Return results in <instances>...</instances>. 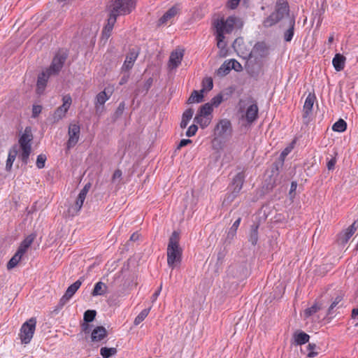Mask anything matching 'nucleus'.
I'll use <instances>...</instances> for the list:
<instances>
[{"label": "nucleus", "instance_id": "774afa93", "mask_svg": "<svg viewBox=\"0 0 358 358\" xmlns=\"http://www.w3.org/2000/svg\"><path fill=\"white\" fill-rule=\"evenodd\" d=\"M139 236L140 235L137 232L133 233L130 236V241H136L139 239Z\"/></svg>", "mask_w": 358, "mask_h": 358}, {"label": "nucleus", "instance_id": "6ab92c4d", "mask_svg": "<svg viewBox=\"0 0 358 358\" xmlns=\"http://www.w3.org/2000/svg\"><path fill=\"white\" fill-rule=\"evenodd\" d=\"M52 76H49V73L46 72L45 70L43 71L38 76L36 83V92L38 94H41L43 93L45 88L47 85L48 80L50 77Z\"/></svg>", "mask_w": 358, "mask_h": 358}, {"label": "nucleus", "instance_id": "338daca9", "mask_svg": "<svg viewBox=\"0 0 358 358\" xmlns=\"http://www.w3.org/2000/svg\"><path fill=\"white\" fill-rule=\"evenodd\" d=\"M91 325L89 324V323H83L82 324V329H83V331L85 333V334H89L91 331Z\"/></svg>", "mask_w": 358, "mask_h": 358}, {"label": "nucleus", "instance_id": "cd10ccee", "mask_svg": "<svg viewBox=\"0 0 358 358\" xmlns=\"http://www.w3.org/2000/svg\"><path fill=\"white\" fill-rule=\"evenodd\" d=\"M36 238V234H31L29 236H27L20 243L17 251L19 253H21L22 255H24V253L27 252V249L30 247V245L34 242V239Z\"/></svg>", "mask_w": 358, "mask_h": 358}, {"label": "nucleus", "instance_id": "2f4dec72", "mask_svg": "<svg viewBox=\"0 0 358 358\" xmlns=\"http://www.w3.org/2000/svg\"><path fill=\"white\" fill-rule=\"evenodd\" d=\"M343 296L341 293L337 294L335 298L331 299V303L327 311L325 317H329V318L331 317V315L334 314V309L337 306V305L343 300Z\"/></svg>", "mask_w": 358, "mask_h": 358}, {"label": "nucleus", "instance_id": "a878e982", "mask_svg": "<svg viewBox=\"0 0 358 358\" xmlns=\"http://www.w3.org/2000/svg\"><path fill=\"white\" fill-rule=\"evenodd\" d=\"M259 224L254 223L250 226V231L248 236V241L254 246H255L258 242V229Z\"/></svg>", "mask_w": 358, "mask_h": 358}, {"label": "nucleus", "instance_id": "58836bf2", "mask_svg": "<svg viewBox=\"0 0 358 358\" xmlns=\"http://www.w3.org/2000/svg\"><path fill=\"white\" fill-rule=\"evenodd\" d=\"M24 255L19 253V252L17 250V252L15 253V255L12 257V258L8 261L7 263V268L8 270L13 268L15 267L19 262L21 260L22 257Z\"/></svg>", "mask_w": 358, "mask_h": 358}, {"label": "nucleus", "instance_id": "7ed1b4c3", "mask_svg": "<svg viewBox=\"0 0 358 358\" xmlns=\"http://www.w3.org/2000/svg\"><path fill=\"white\" fill-rule=\"evenodd\" d=\"M289 12V4L285 0H278L276 3L275 10L271 13L263 22L264 27H271L277 24Z\"/></svg>", "mask_w": 358, "mask_h": 358}, {"label": "nucleus", "instance_id": "c85d7f7f", "mask_svg": "<svg viewBox=\"0 0 358 358\" xmlns=\"http://www.w3.org/2000/svg\"><path fill=\"white\" fill-rule=\"evenodd\" d=\"M294 344L296 345H301L308 343L310 336L302 331H297L293 334Z\"/></svg>", "mask_w": 358, "mask_h": 358}, {"label": "nucleus", "instance_id": "4468645a", "mask_svg": "<svg viewBox=\"0 0 358 358\" xmlns=\"http://www.w3.org/2000/svg\"><path fill=\"white\" fill-rule=\"evenodd\" d=\"M81 285L82 281L79 279L67 288L65 294L60 299L59 302L58 303V307L59 308H62L69 301V299L75 294L77 290L80 288Z\"/></svg>", "mask_w": 358, "mask_h": 358}, {"label": "nucleus", "instance_id": "79ce46f5", "mask_svg": "<svg viewBox=\"0 0 358 358\" xmlns=\"http://www.w3.org/2000/svg\"><path fill=\"white\" fill-rule=\"evenodd\" d=\"M150 310V308L143 309L135 318L134 322V325H138L141 322H143L148 316Z\"/></svg>", "mask_w": 358, "mask_h": 358}, {"label": "nucleus", "instance_id": "39448f33", "mask_svg": "<svg viewBox=\"0 0 358 358\" xmlns=\"http://www.w3.org/2000/svg\"><path fill=\"white\" fill-rule=\"evenodd\" d=\"M213 111V108L210 103H206L201 106L194 118V122L199 124L202 129L206 128L212 121Z\"/></svg>", "mask_w": 358, "mask_h": 358}, {"label": "nucleus", "instance_id": "b1692460", "mask_svg": "<svg viewBox=\"0 0 358 358\" xmlns=\"http://www.w3.org/2000/svg\"><path fill=\"white\" fill-rule=\"evenodd\" d=\"M110 96L108 95L105 90L100 92L96 96L95 109L96 112H99L103 108L104 103L109 99Z\"/></svg>", "mask_w": 358, "mask_h": 358}, {"label": "nucleus", "instance_id": "473e14b6", "mask_svg": "<svg viewBox=\"0 0 358 358\" xmlns=\"http://www.w3.org/2000/svg\"><path fill=\"white\" fill-rule=\"evenodd\" d=\"M107 286L105 283L101 281L96 282L94 285V287L91 293L93 296H103L106 293Z\"/></svg>", "mask_w": 358, "mask_h": 358}, {"label": "nucleus", "instance_id": "de8ad7c7", "mask_svg": "<svg viewBox=\"0 0 358 358\" xmlns=\"http://www.w3.org/2000/svg\"><path fill=\"white\" fill-rule=\"evenodd\" d=\"M224 35L222 34V31H220V33L216 32V40H217V45L218 48L224 49L225 48L227 43L224 41Z\"/></svg>", "mask_w": 358, "mask_h": 358}, {"label": "nucleus", "instance_id": "6e6552de", "mask_svg": "<svg viewBox=\"0 0 358 358\" xmlns=\"http://www.w3.org/2000/svg\"><path fill=\"white\" fill-rule=\"evenodd\" d=\"M237 18L235 16H229L226 20L221 18L217 20L214 22V27L216 29V32L220 33L224 35V34H230L234 28Z\"/></svg>", "mask_w": 358, "mask_h": 358}, {"label": "nucleus", "instance_id": "9b49d317", "mask_svg": "<svg viewBox=\"0 0 358 358\" xmlns=\"http://www.w3.org/2000/svg\"><path fill=\"white\" fill-rule=\"evenodd\" d=\"M63 104L58 107L53 115L54 122H58L65 117L70 106L72 103V99L70 95H65L62 98Z\"/></svg>", "mask_w": 358, "mask_h": 358}, {"label": "nucleus", "instance_id": "0eeeda50", "mask_svg": "<svg viewBox=\"0 0 358 358\" xmlns=\"http://www.w3.org/2000/svg\"><path fill=\"white\" fill-rule=\"evenodd\" d=\"M36 320L34 317L30 318L22 324L19 334L22 343L28 344L30 343L36 329Z\"/></svg>", "mask_w": 358, "mask_h": 358}, {"label": "nucleus", "instance_id": "20e7f679", "mask_svg": "<svg viewBox=\"0 0 358 358\" xmlns=\"http://www.w3.org/2000/svg\"><path fill=\"white\" fill-rule=\"evenodd\" d=\"M136 6L135 0H110L107 6V10L116 17L129 14Z\"/></svg>", "mask_w": 358, "mask_h": 358}, {"label": "nucleus", "instance_id": "f8f14e48", "mask_svg": "<svg viewBox=\"0 0 358 358\" xmlns=\"http://www.w3.org/2000/svg\"><path fill=\"white\" fill-rule=\"evenodd\" d=\"M139 52V48H134L129 49V52L126 55L124 64L121 67V72H129L138 58Z\"/></svg>", "mask_w": 358, "mask_h": 358}, {"label": "nucleus", "instance_id": "bf43d9fd", "mask_svg": "<svg viewBox=\"0 0 358 358\" xmlns=\"http://www.w3.org/2000/svg\"><path fill=\"white\" fill-rule=\"evenodd\" d=\"M241 0H229L227 2V7L231 9H235L239 4Z\"/></svg>", "mask_w": 358, "mask_h": 358}, {"label": "nucleus", "instance_id": "aec40b11", "mask_svg": "<svg viewBox=\"0 0 358 358\" xmlns=\"http://www.w3.org/2000/svg\"><path fill=\"white\" fill-rule=\"evenodd\" d=\"M315 100V96L314 94H309L306 97L303 108V119L307 118L312 113Z\"/></svg>", "mask_w": 358, "mask_h": 358}, {"label": "nucleus", "instance_id": "ea45409f", "mask_svg": "<svg viewBox=\"0 0 358 358\" xmlns=\"http://www.w3.org/2000/svg\"><path fill=\"white\" fill-rule=\"evenodd\" d=\"M117 350L115 348H106L103 347L100 349V355L103 358H109L113 355H115Z\"/></svg>", "mask_w": 358, "mask_h": 358}, {"label": "nucleus", "instance_id": "13d9d810", "mask_svg": "<svg viewBox=\"0 0 358 358\" xmlns=\"http://www.w3.org/2000/svg\"><path fill=\"white\" fill-rule=\"evenodd\" d=\"M124 109H125V103L124 101H122L121 103H120V104L115 111V114L117 116L121 115L123 113Z\"/></svg>", "mask_w": 358, "mask_h": 358}, {"label": "nucleus", "instance_id": "09e8293b", "mask_svg": "<svg viewBox=\"0 0 358 358\" xmlns=\"http://www.w3.org/2000/svg\"><path fill=\"white\" fill-rule=\"evenodd\" d=\"M223 95L220 93L213 98L211 99L210 102H208V103L211 104V107L213 108L214 107H217L220 106V104L223 101Z\"/></svg>", "mask_w": 358, "mask_h": 358}, {"label": "nucleus", "instance_id": "1a4fd4ad", "mask_svg": "<svg viewBox=\"0 0 358 358\" xmlns=\"http://www.w3.org/2000/svg\"><path fill=\"white\" fill-rule=\"evenodd\" d=\"M268 54V48L266 44L262 41L257 42L252 48L248 55L249 59H253L254 61L262 62V59Z\"/></svg>", "mask_w": 358, "mask_h": 358}, {"label": "nucleus", "instance_id": "4c0bfd02", "mask_svg": "<svg viewBox=\"0 0 358 358\" xmlns=\"http://www.w3.org/2000/svg\"><path fill=\"white\" fill-rule=\"evenodd\" d=\"M193 114L194 110L192 108H188L183 113L182 116V120L180 122L181 128L183 129L187 126L189 121L192 119L193 116Z\"/></svg>", "mask_w": 358, "mask_h": 358}, {"label": "nucleus", "instance_id": "680f3d73", "mask_svg": "<svg viewBox=\"0 0 358 358\" xmlns=\"http://www.w3.org/2000/svg\"><path fill=\"white\" fill-rule=\"evenodd\" d=\"M122 176V172L120 169H117L113 173V177H112V181L114 182H115L116 179H121Z\"/></svg>", "mask_w": 358, "mask_h": 358}, {"label": "nucleus", "instance_id": "6e6d98bb", "mask_svg": "<svg viewBox=\"0 0 358 358\" xmlns=\"http://www.w3.org/2000/svg\"><path fill=\"white\" fill-rule=\"evenodd\" d=\"M42 106L40 105H34L32 108V117H36L41 113Z\"/></svg>", "mask_w": 358, "mask_h": 358}, {"label": "nucleus", "instance_id": "49530a36", "mask_svg": "<svg viewBox=\"0 0 358 358\" xmlns=\"http://www.w3.org/2000/svg\"><path fill=\"white\" fill-rule=\"evenodd\" d=\"M22 152L19 156L24 165H27L29 162V155L31 152V149H21Z\"/></svg>", "mask_w": 358, "mask_h": 358}, {"label": "nucleus", "instance_id": "9d476101", "mask_svg": "<svg viewBox=\"0 0 358 358\" xmlns=\"http://www.w3.org/2000/svg\"><path fill=\"white\" fill-rule=\"evenodd\" d=\"M80 135V126L78 123H71L69 126V139L66 142V149L70 150L78 142Z\"/></svg>", "mask_w": 358, "mask_h": 358}, {"label": "nucleus", "instance_id": "7c9ffc66", "mask_svg": "<svg viewBox=\"0 0 358 358\" xmlns=\"http://www.w3.org/2000/svg\"><path fill=\"white\" fill-rule=\"evenodd\" d=\"M117 18L115 15H111L109 13L107 24L103 29V35L106 38H108L110 35V32L112 31L114 24L117 21Z\"/></svg>", "mask_w": 358, "mask_h": 358}, {"label": "nucleus", "instance_id": "e433bc0d", "mask_svg": "<svg viewBox=\"0 0 358 358\" xmlns=\"http://www.w3.org/2000/svg\"><path fill=\"white\" fill-rule=\"evenodd\" d=\"M241 222V217H238L232 224L231 228L229 229L227 236V240L231 242V240L234 239V236L236 234L237 229L240 225V223Z\"/></svg>", "mask_w": 358, "mask_h": 358}, {"label": "nucleus", "instance_id": "423d86ee", "mask_svg": "<svg viewBox=\"0 0 358 358\" xmlns=\"http://www.w3.org/2000/svg\"><path fill=\"white\" fill-rule=\"evenodd\" d=\"M68 57V53L64 50H59L52 59L50 66L45 69L49 76H56L59 75Z\"/></svg>", "mask_w": 358, "mask_h": 358}, {"label": "nucleus", "instance_id": "37998d69", "mask_svg": "<svg viewBox=\"0 0 358 358\" xmlns=\"http://www.w3.org/2000/svg\"><path fill=\"white\" fill-rule=\"evenodd\" d=\"M96 315V312L94 310H87L84 313L83 320L86 323L92 322Z\"/></svg>", "mask_w": 358, "mask_h": 358}, {"label": "nucleus", "instance_id": "f03ea898", "mask_svg": "<svg viewBox=\"0 0 358 358\" xmlns=\"http://www.w3.org/2000/svg\"><path fill=\"white\" fill-rule=\"evenodd\" d=\"M245 178L244 171H239L232 178L228 189L229 192L226 194L223 200V205H229L238 196Z\"/></svg>", "mask_w": 358, "mask_h": 358}, {"label": "nucleus", "instance_id": "a19ab883", "mask_svg": "<svg viewBox=\"0 0 358 358\" xmlns=\"http://www.w3.org/2000/svg\"><path fill=\"white\" fill-rule=\"evenodd\" d=\"M347 129V123L343 119H339L332 126V129L337 132H343Z\"/></svg>", "mask_w": 358, "mask_h": 358}, {"label": "nucleus", "instance_id": "e2e57ef3", "mask_svg": "<svg viewBox=\"0 0 358 358\" xmlns=\"http://www.w3.org/2000/svg\"><path fill=\"white\" fill-rule=\"evenodd\" d=\"M124 74L122 76V78H120V80L119 82V84L120 85H123L125 83H127L129 78V72H124Z\"/></svg>", "mask_w": 358, "mask_h": 358}, {"label": "nucleus", "instance_id": "ddd939ff", "mask_svg": "<svg viewBox=\"0 0 358 358\" xmlns=\"http://www.w3.org/2000/svg\"><path fill=\"white\" fill-rule=\"evenodd\" d=\"M231 123L227 119L220 120L214 129V135L218 137H224L227 135H231Z\"/></svg>", "mask_w": 358, "mask_h": 358}, {"label": "nucleus", "instance_id": "a18cd8bd", "mask_svg": "<svg viewBox=\"0 0 358 358\" xmlns=\"http://www.w3.org/2000/svg\"><path fill=\"white\" fill-rule=\"evenodd\" d=\"M85 198L86 197H85L80 194H78V196L76 200L74 206H72V208L76 211L75 213H78V211L80 210V209L83 205V203L85 201ZM73 213H74V212H73Z\"/></svg>", "mask_w": 358, "mask_h": 358}, {"label": "nucleus", "instance_id": "412c9836", "mask_svg": "<svg viewBox=\"0 0 358 358\" xmlns=\"http://www.w3.org/2000/svg\"><path fill=\"white\" fill-rule=\"evenodd\" d=\"M259 108L256 103L250 105L246 110L245 119L248 124L253 123L258 117Z\"/></svg>", "mask_w": 358, "mask_h": 358}, {"label": "nucleus", "instance_id": "8fccbe9b", "mask_svg": "<svg viewBox=\"0 0 358 358\" xmlns=\"http://www.w3.org/2000/svg\"><path fill=\"white\" fill-rule=\"evenodd\" d=\"M229 64V66L231 70L234 69V71L237 72H240L243 70V67L241 64L236 59H231L227 61Z\"/></svg>", "mask_w": 358, "mask_h": 358}, {"label": "nucleus", "instance_id": "69168bd1", "mask_svg": "<svg viewBox=\"0 0 358 358\" xmlns=\"http://www.w3.org/2000/svg\"><path fill=\"white\" fill-rule=\"evenodd\" d=\"M191 143L192 141L190 139H182L179 143L178 145L177 146V149L179 150L181 148L186 146Z\"/></svg>", "mask_w": 358, "mask_h": 358}, {"label": "nucleus", "instance_id": "5701e85b", "mask_svg": "<svg viewBox=\"0 0 358 358\" xmlns=\"http://www.w3.org/2000/svg\"><path fill=\"white\" fill-rule=\"evenodd\" d=\"M183 57V52L174 51L172 52L169 57V66L171 69H176L180 64Z\"/></svg>", "mask_w": 358, "mask_h": 358}, {"label": "nucleus", "instance_id": "f257e3e1", "mask_svg": "<svg viewBox=\"0 0 358 358\" xmlns=\"http://www.w3.org/2000/svg\"><path fill=\"white\" fill-rule=\"evenodd\" d=\"M179 241L180 232L174 231L167 246V264L171 269L178 267L182 262V250L179 245Z\"/></svg>", "mask_w": 358, "mask_h": 358}, {"label": "nucleus", "instance_id": "3c124183", "mask_svg": "<svg viewBox=\"0 0 358 358\" xmlns=\"http://www.w3.org/2000/svg\"><path fill=\"white\" fill-rule=\"evenodd\" d=\"M203 89L205 91H210L213 87V82L211 78H206L202 82Z\"/></svg>", "mask_w": 358, "mask_h": 358}, {"label": "nucleus", "instance_id": "2eb2a0df", "mask_svg": "<svg viewBox=\"0 0 358 358\" xmlns=\"http://www.w3.org/2000/svg\"><path fill=\"white\" fill-rule=\"evenodd\" d=\"M358 229V220H355L354 222L348 227L345 230L342 231L338 235V241L341 244H346L349 239L352 236L355 232Z\"/></svg>", "mask_w": 358, "mask_h": 358}, {"label": "nucleus", "instance_id": "c9c22d12", "mask_svg": "<svg viewBox=\"0 0 358 358\" xmlns=\"http://www.w3.org/2000/svg\"><path fill=\"white\" fill-rule=\"evenodd\" d=\"M295 18L293 17L289 20V27L284 32V40L290 42L294 34Z\"/></svg>", "mask_w": 358, "mask_h": 358}, {"label": "nucleus", "instance_id": "f3484780", "mask_svg": "<svg viewBox=\"0 0 358 358\" xmlns=\"http://www.w3.org/2000/svg\"><path fill=\"white\" fill-rule=\"evenodd\" d=\"M33 141V135L30 127L24 129V133L20 136L18 143L20 149H31V142Z\"/></svg>", "mask_w": 358, "mask_h": 358}, {"label": "nucleus", "instance_id": "603ef678", "mask_svg": "<svg viewBox=\"0 0 358 358\" xmlns=\"http://www.w3.org/2000/svg\"><path fill=\"white\" fill-rule=\"evenodd\" d=\"M317 348V345L315 343H308L307 346V350L308 351V357H315L317 355V352L315 351Z\"/></svg>", "mask_w": 358, "mask_h": 358}, {"label": "nucleus", "instance_id": "0e129e2a", "mask_svg": "<svg viewBox=\"0 0 358 358\" xmlns=\"http://www.w3.org/2000/svg\"><path fill=\"white\" fill-rule=\"evenodd\" d=\"M90 187H91V184L90 182L87 183L84 186V187L81 189L79 194L86 197V195H87V192H89Z\"/></svg>", "mask_w": 358, "mask_h": 358}, {"label": "nucleus", "instance_id": "4d7b16f0", "mask_svg": "<svg viewBox=\"0 0 358 358\" xmlns=\"http://www.w3.org/2000/svg\"><path fill=\"white\" fill-rule=\"evenodd\" d=\"M336 163V157H332L331 159H330L327 163V166L328 170L329 171L334 170L335 168Z\"/></svg>", "mask_w": 358, "mask_h": 358}, {"label": "nucleus", "instance_id": "4be33fe9", "mask_svg": "<svg viewBox=\"0 0 358 358\" xmlns=\"http://www.w3.org/2000/svg\"><path fill=\"white\" fill-rule=\"evenodd\" d=\"M18 153V148L17 145H13L9 150L8 158L6 163V171H10L13 167V164Z\"/></svg>", "mask_w": 358, "mask_h": 358}, {"label": "nucleus", "instance_id": "c756f323", "mask_svg": "<svg viewBox=\"0 0 358 358\" xmlns=\"http://www.w3.org/2000/svg\"><path fill=\"white\" fill-rule=\"evenodd\" d=\"M346 58L343 55L337 53L335 55L332 60L333 66L336 71L343 70L345 67Z\"/></svg>", "mask_w": 358, "mask_h": 358}, {"label": "nucleus", "instance_id": "72a5a7b5", "mask_svg": "<svg viewBox=\"0 0 358 358\" xmlns=\"http://www.w3.org/2000/svg\"><path fill=\"white\" fill-rule=\"evenodd\" d=\"M152 83L153 79L152 78H149L148 79H147L142 86L138 87L137 89L135 90L136 96H138V94H141L145 95L148 92L151 86L152 85Z\"/></svg>", "mask_w": 358, "mask_h": 358}, {"label": "nucleus", "instance_id": "393cba45", "mask_svg": "<svg viewBox=\"0 0 358 358\" xmlns=\"http://www.w3.org/2000/svg\"><path fill=\"white\" fill-rule=\"evenodd\" d=\"M107 336V331L105 327L100 326L96 327L92 331L91 338L93 342H99L102 341Z\"/></svg>", "mask_w": 358, "mask_h": 358}, {"label": "nucleus", "instance_id": "c03bdc74", "mask_svg": "<svg viewBox=\"0 0 358 358\" xmlns=\"http://www.w3.org/2000/svg\"><path fill=\"white\" fill-rule=\"evenodd\" d=\"M229 64L230 63H228L227 61H225L218 69L217 75L220 76H224L227 75L231 71Z\"/></svg>", "mask_w": 358, "mask_h": 358}, {"label": "nucleus", "instance_id": "5fc2aeb1", "mask_svg": "<svg viewBox=\"0 0 358 358\" xmlns=\"http://www.w3.org/2000/svg\"><path fill=\"white\" fill-rule=\"evenodd\" d=\"M198 130V127L196 124H192L189 127L186 131V136L188 137H192L194 136Z\"/></svg>", "mask_w": 358, "mask_h": 358}, {"label": "nucleus", "instance_id": "f704fd0d", "mask_svg": "<svg viewBox=\"0 0 358 358\" xmlns=\"http://www.w3.org/2000/svg\"><path fill=\"white\" fill-rule=\"evenodd\" d=\"M203 92L204 89L201 90L200 91L197 90H193L190 96L189 97L187 100L188 103H201L203 101Z\"/></svg>", "mask_w": 358, "mask_h": 358}, {"label": "nucleus", "instance_id": "052dcab7", "mask_svg": "<svg viewBox=\"0 0 358 358\" xmlns=\"http://www.w3.org/2000/svg\"><path fill=\"white\" fill-rule=\"evenodd\" d=\"M296 187H297V182L296 181H292L291 183L290 189H289V192L291 197L294 196Z\"/></svg>", "mask_w": 358, "mask_h": 358}, {"label": "nucleus", "instance_id": "bb28decb", "mask_svg": "<svg viewBox=\"0 0 358 358\" xmlns=\"http://www.w3.org/2000/svg\"><path fill=\"white\" fill-rule=\"evenodd\" d=\"M324 300L322 299L321 301H317L315 302V303L310 306V308H308L305 309L304 310V317L306 318H308L313 315L315 313H316L320 310L322 309L324 306Z\"/></svg>", "mask_w": 358, "mask_h": 358}, {"label": "nucleus", "instance_id": "864d4df0", "mask_svg": "<svg viewBox=\"0 0 358 358\" xmlns=\"http://www.w3.org/2000/svg\"><path fill=\"white\" fill-rule=\"evenodd\" d=\"M46 159L47 158L45 155L41 154L38 155L36 162L37 168L40 169H43L45 166Z\"/></svg>", "mask_w": 358, "mask_h": 358}, {"label": "nucleus", "instance_id": "a211bd4d", "mask_svg": "<svg viewBox=\"0 0 358 358\" xmlns=\"http://www.w3.org/2000/svg\"><path fill=\"white\" fill-rule=\"evenodd\" d=\"M262 62L250 59L247 62L246 70L251 77H258L262 67Z\"/></svg>", "mask_w": 358, "mask_h": 358}, {"label": "nucleus", "instance_id": "dca6fc26", "mask_svg": "<svg viewBox=\"0 0 358 358\" xmlns=\"http://www.w3.org/2000/svg\"><path fill=\"white\" fill-rule=\"evenodd\" d=\"M180 11V5L176 4L170 8L158 20L157 25H164L168 22H172V20Z\"/></svg>", "mask_w": 358, "mask_h": 358}]
</instances>
